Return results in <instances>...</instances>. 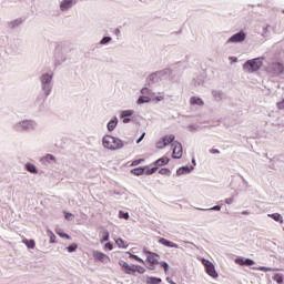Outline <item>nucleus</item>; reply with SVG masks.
I'll list each match as a JSON object with an SVG mask.
<instances>
[{
	"mask_svg": "<svg viewBox=\"0 0 284 284\" xmlns=\"http://www.w3.org/2000/svg\"><path fill=\"white\" fill-rule=\"evenodd\" d=\"M115 241V245L120 248V250H126L128 247V242L123 241V239L121 237H118V239H114Z\"/></svg>",
	"mask_w": 284,
	"mask_h": 284,
	"instance_id": "17",
	"label": "nucleus"
},
{
	"mask_svg": "<svg viewBox=\"0 0 284 284\" xmlns=\"http://www.w3.org/2000/svg\"><path fill=\"white\" fill-rule=\"evenodd\" d=\"M170 163V159L168 156L160 158L154 162L155 168H161L163 165H168Z\"/></svg>",
	"mask_w": 284,
	"mask_h": 284,
	"instance_id": "16",
	"label": "nucleus"
},
{
	"mask_svg": "<svg viewBox=\"0 0 284 284\" xmlns=\"http://www.w3.org/2000/svg\"><path fill=\"white\" fill-rule=\"evenodd\" d=\"M247 34H245L244 31H240L239 33L233 34L230 39H229V43H241L243 41H245Z\"/></svg>",
	"mask_w": 284,
	"mask_h": 284,
	"instance_id": "10",
	"label": "nucleus"
},
{
	"mask_svg": "<svg viewBox=\"0 0 284 284\" xmlns=\"http://www.w3.org/2000/svg\"><path fill=\"white\" fill-rule=\"evenodd\" d=\"M123 123H130V118H122Z\"/></svg>",
	"mask_w": 284,
	"mask_h": 284,
	"instance_id": "48",
	"label": "nucleus"
},
{
	"mask_svg": "<svg viewBox=\"0 0 284 284\" xmlns=\"http://www.w3.org/2000/svg\"><path fill=\"white\" fill-rule=\"evenodd\" d=\"M47 234L50 239V243L53 244V243H57V235H54V232H52L51 230L47 231Z\"/></svg>",
	"mask_w": 284,
	"mask_h": 284,
	"instance_id": "28",
	"label": "nucleus"
},
{
	"mask_svg": "<svg viewBox=\"0 0 284 284\" xmlns=\"http://www.w3.org/2000/svg\"><path fill=\"white\" fill-rule=\"evenodd\" d=\"M200 261L202 265H204L207 276L211 278H219V271H216V266L212 263V261L205 257H202Z\"/></svg>",
	"mask_w": 284,
	"mask_h": 284,
	"instance_id": "5",
	"label": "nucleus"
},
{
	"mask_svg": "<svg viewBox=\"0 0 284 284\" xmlns=\"http://www.w3.org/2000/svg\"><path fill=\"white\" fill-rule=\"evenodd\" d=\"M93 258L100 261V263H110V256L101 251H93Z\"/></svg>",
	"mask_w": 284,
	"mask_h": 284,
	"instance_id": "11",
	"label": "nucleus"
},
{
	"mask_svg": "<svg viewBox=\"0 0 284 284\" xmlns=\"http://www.w3.org/2000/svg\"><path fill=\"white\" fill-rule=\"evenodd\" d=\"M52 81V75L45 73L41 77V83L45 85V83H50Z\"/></svg>",
	"mask_w": 284,
	"mask_h": 284,
	"instance_id": "27",
	"label": "nucleus"
},
{
	"mask_svg": "<svg viewBox=\"0 0 284 284\" xmlns=\"http://www.w3.org/2000/svg\"><path fill=\"white\" fill-rule=\"evenodd\" d=\"M159 174H162V176H170L171 171L169 169H161L159 170Z\"/></svg>",
	"mask_w": 284,
	"mask_h": 284,
	"instance_id": "35",
	"label": "nucleus"
},
{
	"mask_svg": "<svg viewBox=\"0 0 284 284\" xmlns=\"http://www.w3.org/2000/svg\"><path fill=\"white\" fill-rule=\"evenodd\" d=\"M159 243L161 245H164L165 247H174L175 250H179V244L174 243V242H170L165 239H160Z\"/></svg>",
	"mask_w": 284,
	"mask_h": 284,
	"instance_id": "15",
	"label": "nucleus"
},
{
	"mask_svg": "<svg viewBox=\"0 0 284 284\" xmlns=\"http://www.w3.org/2000/svg\"><path fill=\"white\" fill-rule=\"evenodd\" d=\"M141 94H143V97H149V94H151V91H150V89H148V88H143V89L141 90Z\"/></svg>",
	"mask_w": 284,
	"mask_h": 284,
	"instance_id": "40",
	"label": "nucleus"
},
{
	"mask_svg": "<svg viewBox=\"0 0 284 284\" xmlns=\"http://www.w3.org/2000/svg\"><path fill=\"white\" fill-rule=\"evenodd\" d=\"M175 139L176 138L174 136V134H166L156 142L155 148L158 150H163L164 148H168V145H170L171 143H174Z\"/></svg>",
	"mask_w": 284,
	"mask_h": 284,
	"instance_id": "8",
	"label": "nucleus"
},
{
	"mask_svg": "<svg viewBox=\"0 0 284 284\" xmlns=\"http://www.w3.org/2000/svg\"><path fill=\"white\" fill-rule=\"evenodd\" d=\"M163 99H164L163 95H160L155 98V101H163Z\"/></svg>",
	"mask_w": 284,
	"mask_h": 284,
	"instance_id": "49",
	"label": "nucleus"
},
{
	"mask_svg": "<svg viewBox=\"0 0 284 284\" xmlns=\"http://www.w3.org/2000/svg\"><path fill=\"white\" fill-rule=\"evenodd\" d=\"M108 241H110V232L104 231V232L102 233V237L100 239V243H105V242H108Z\"/></svg>",
	"mask_w": 284,
	"mask_h": 284,
	"instance_id": "29",
	"label": "nucleus"
},
{
	"mask_svg": "<svg viewBox=\"0 0 284 284\" xmlns=\"http://www.w3.org/2000/svg\"><path fill=\"white\" fill-rule=\"evenodd\" d=\"M77 247H79V245L71 244L70 246L67 247V250H68V252H75Z\"/></svg>",
	"mask_w": 284,
	"mask_h": 284,
	"instance_id": "41",
	"label": "nucleus"
},
{
	"mask_svg": "<svg viewBox=\"0 0 284 284\" xmlns=\"http://www.w3.org/2000/svg\"><path fill=\"white\" fill-rule=\"evenodd\" d=\"M132 114H134V111L133 110H125V111H122L121 113V119H125L128 116H132Z\"/></svg>",
	"mask_w": 284,
	"mask_h": 284,
	"instance_id": "30",
	"label": "nucleus"
},
{
	"mask_svg": "<svg viewBox=\"0 0 284 284\" xmlns=\"http://www.w3.org/2000/svg\"><path fill=\"white\" fill-rule=\"evenodd\" d=\"M55 234H58L60 239H67L68 241H70V235H68V233H65L63 229H55Z\"/></svg>",
	"mask_w": 284,
	"mask_h": 284,
	"instance_id": "22",
	"label": "nucleus"
},
{
	"mask_svg": "<svg viewBox=\"0 0 284 284\" xmlns=\"http://www.w3.org/2000/svg\"><path fill=\"white\" fill-rule=\"evenodd\" d=\"M191 105H205V102H203V99L197 98V97H192L190 99Z\"/></svg>",
	"mask_w": 284,
	"mask_h": 284,
	"instance_id": "19",
	"label": "nucleus"
},
{
	"mask_svg": "<svg viewBox=\"0 0 284 284\" xmlns=\"http://www.w3.org/2000/svg\"><path fill=\"white\" fill-rule=\"evenodd\" d=\"M102 143L106 150H121V148H123V141L112 135H105Z\"/></svg>",
	"mask_w": 284,
	"mask_h": 284,
	"instance_id": "2",
	"label": "nucleus"
},
{
	"mask_svg": "<svg viewBox=\"0 0 284 284\" xmlns=\"http://www.w3.org/2000/svg\"><path fill=\"white\" fill-rule=\"evenodd\" d=\"M104 247H105L106 250H110V252H112V250H114V246H113L112 243H110V242L105 243V244H104Z\"/></svg>",
	"mask_w": 284,
	"mask_h": 284,
	"instance_id": "42",
	"label": "nucleus"
},
{
	"mask_svg": "<svg viewBox=\"0 0 284 284\" xmlns=\"http://www.w3.org/2000/svg\"><path fill=\"white\" fill-rule=\"evenodd\" d=\"M119 265L124 274H145L148 270L141 265H130L124 260L119 261Z\"/></svg>",
	"mask_w": 284,
	"mask_h": 284,
	"instance_id": "1",
	"label": "nucleus"
},
{
	"mask_svg": "<svg viewBox=\"0 0 284 284\" xmlns=\"http://www.w3.org/2000/svg\"><path fill=\"white\" fill-rule=\"evenodd\" d=\"M74 3H77V1L74 0H63L60 4V9L62 10V12H65V10H70V8L74 6Z\"/></svg>",
	"mask_w": 284,
	"mask_h": 284,
	"instance_id": "14",
	"label": "nucleus"
},
{
	"mask_svg": "<svg viewBox=\"0 0 284 284\" xmlns=\"http://www.w3.org/2000/svg\"><path fill=\"white\" fill-rule=\"evenodd\" d=\"M109 132H112L114 130V128H116V121L115 120H111L108 125H106Z\"/></svg>",
	"mask_w": 284,
	"mask_h": 284,
	"instance_id": "31",
	"label": "nucleus"
},
{
	"mask_svg": "<svg viewBox=\"0 0 284 284\" xmlns=\"http://www.w3.org/2000/svg\"><path fill=\"white\" fill-rule=\"evenodd\" d=\"M161 267H164V272L165 274H168L169 270H170V264H168V262H160Z\"/></svg>",
	"mask_w": 284,
	"mask_h": 284,
	"instance_id": "37",
	"label": "nucleus"
},
{
	"mask_svg": "<svg viewBox=\"0 0 284 284\" xmlns=\"http://www.w3.org/2000/svg\"><path fill=\"white\" fill-rule=\"evenodd\" d=\"M172 148H173V153H172L173 159H181L183 156V145L180 142H173Z\"/></svg>",
	"mask_w": 284,
	"mask_h": 284,
	"instance_id": "9",
	"label": "nucleus"
},
{
	"mask_svg": "<svg viewBox=\"0 0 284 284\" xmlns=\"http://www.w3.org/2000/svg\"><path fill=\"white\" fill-rule=\"evenodd\" d=\"M17 130H32V128H34V122L30 121V120H24L22 122H20L19 124H17Z\"/></svg>",
	"mask_w": 284,
	"mask_h": 284,
	"instance_id": "13",
	"label": "nucleus"
},
{
	"mask_svg": "<svg viewBox=\"0 0 284 284\" xmlns=\"http://www.w3.org/2000/svg\"><path fill=\"white\" fill-rule=\"evenodd\" d=\"M140 163H143V159L133 161L131 165L135 166V165H139Z\"/></svg>",
	"mask_w": 284,
	"mask_h": 284,
	"instance_id": "43",
	"label": "nucleus"
},
{
	"mask_svg": "<svg viewBox=\"0 0 284 284\" xmlns=\"http://www.w3.org/2000/svg\"><path fill=\"white\" fill-rule=\"evenodd\" d=\"M282 12H283V14H284V10H283Z\"/></svg>",
	"mask_w": 284,
	"mask_h": 284,
	"instance_id": "51",
	"label": "nucleus"
},
{
	"mask_svg": "<svg viewBox=\"0 0 284 284\" xmlns=\"http://www.w3.org/2000/svg\"><path fill=\"white\" fill-rule=\"evenodd\" d=\"M26 170L28 171V172H31V174H37V166L34 165V164H32V163H27L26 164Z\"/></svg>",
	"mask_w": 284,
	"mask_h": 284,
	"instance_id": "26",
	"label": "nucleus"
},
{
	"mask_svg": "<svg viewBox=\"0 0 284 284\" xmlns=\"http://www.w3.org/2000/svg\"><path fill=\"white\" fill-rule=\"evenodd\" d=\"M159 168L156 166H144V168H136L131 170V173L134 174V176H141L143 174H146L150 176L151 174H154Z\"/></svg>",
	"mask_w": 284,
	"mask_h": 284,
	"instance_id": "7",
	"label": "nucleus"
},
{
	"mask_svg": "<svg viewBox=\"0 0 284 284\" xmlns=\"http://www.w3.org/2000/svg\"><path fill=\"white\" fill-rule=\"evenodd\" d=\"M235 264L236 265H246V267H252V265H256V262L252 258H245V257H237L235 258Z\"/></svg>",
	"mask_w": 284,
	"mask_h": 284,
	"instance_id": "12",
	"label": "nucleus"
},
{
	"mask_svg": "<svg viewBox=\"0 0 284 284\" xmlns=\"http://www.w3.org/2000/svg\"><path fill=\"white\" fill-rule=\"evenodd\" d=\"M143 254L146 255V267L154 272L156 270V265H160L161 262H159V254L148 251V248H143Z\"/></svg>",
	"mask_w": 284,
	"mask_h": 284,
	"instance_id": "3",
	"label": "nucleus"
},
{
	"mask_svg": "<svg viewBox=\"0 0 284 284\" xmlns=\"http://www.w3.org/2000/svg\"><path fill=\"white\" fill-rule=\"evenodd\" d=\"M268 217L273 219V221H276V223H281V225H283L284 223L283 215H281L280 213L268 214Z\"/></svg>",
	"mask_w": 284,
	"mask_h": 284,
	"instance_id": "18",
	"label": "nucleus"
},
{
	"mask_svg": "<svg viewBox=\"0 0 284 284\" xmlns=\"http://www.w3.org/2000/svg\"><path fill=\"white\" fill-rule=\"evenodd\" d=\"M23 245H27L28 250H34L36 243L34 240H23L22 241Z\"/></svg>",
	"mask_w": 284,
	"mask_h": 284,
	"instance_id": "24",
	"label": "nucleus"
},
{
	"mask_svg": "<svg viewBox=\"0 0 284 284\" xmlns=\"http://www.w3.org/2000/svg\"><path fill=\"white\" fill-rule=\"evenodd\" d=\"M273 281H275L277 284H283V274H275L273 276Z\"/></svg>",
	"mask_w": 284,
	"mask_h": 284,
	"instance_id": "33",
	"label": "nucleus"
},
{
	"mask_svg": "<svg viewBox=\"0 0 284 284\" xmlns=\"http://www.w3.org/2000/svg\"><path fill=\"white\" fill-rule=\"evenodd\" d=\"M130 258H134V261H138L139 263H142L143 265H145V262L143 258H141L139 255H134L132 253H129Z\"/></svg>",
	"mask_w": 284,
	"mask_h": 284,
	"instance_id": "32",
	"label": "nucleus"
},
{
	"mask_svg": "<svg viewBox=\"0 0 284 284\" xmlns=\"http://www.w3.org/2000/svg\"><path fill=\"white\" fill-rule=\"evenodd\" d=\"M257 270H260V272H274L275 271L272 267H265V266H260V267H257Z\"/></svg>",
	"mask_w": 284,
	"mask_h": 284,
	"instance_id": "38",
	"label": "nucleus"
},
{
	"mask_svg": "<svg viewBox=\"0 0 284 284\" xmlns=\"http://www.w3.org/2000/svg\"><path fill=\"white\" fill-rule=\"evenodd\" d=\"M63 214H64V219L67 221H74V214L67 212V211H64Z\"/></svg>",
	"mask_w": 284,
	"mask_h": 284,
	"instance_id": "34",
	"label": "nucleus"
},
{
	"mask_svg": "<svg viewBox=\"0 0 284 284\" xmlns=\"http://www.w3.org/2000/svg\"><path fill=\"white\" fill-rule=\"evenodd\" d=\"M143 139H145V133H142V135L139 138V140L136 141V143H140L143 141Z\"/></svg>",
	"mask_w": 284,
	"mask_h": 284,
	"instance_id": "46",
	"label": "nucleus"
},
{
	"mask_svg": "<svg viewBox=\"0 0 284 284\" xmlns=\"http://www.w3.org/2000/svg\"><path fill=\"white\" fill-rule=\"evenodd\" d=\"M112 41V38L110 37H104L102 40H101V44L102 45H105V43H110Z\"/></svg>",
	"mask_w": 284,
	"mask_h": 284,
	"instance_id": "39",
	"label": "nucleus"
},
{
	"mask_svg": "<svg viewBox=\"0 0 284 284\" xmlns=\"http://www.w3.org/2000/svg\"><path fill=\"white\" fill-rule=\"evenodd\" d=\"M267 72L273 77H281V74H284V64L281 62H272L267 67Z\"/></svg>",
	"mask_w": 284,
	"mask_h": 284,
	"instance_id": "6",
	"label": "nucleus"
},
{
	"mask_svg": "<svg viewBox=\"0 0 284 284\" xmlns=\"http://www.w3.org/2000/svg\"><path fill=\"white\" fill-rule=\"evenodd\" d=\"M166 283H169V284H175L174 281H172V278H170V277H166Z\"/></svg>",
	"mask_w": 284,
	"mask_h": 284,
	"instance_id": "47",
	"label": "nucleus"
},
{
	"mask_svg": "<svg viewBox=\"0 0 284 284\" xmlns=\"http://www.w3.org/2000/svg\"><path fill=\"white\" fill-rule=\"evenodd\" d=\"M150 101H152V99H150L149 95H141L139 99H138V105H141L143 103H150Z\"/></svg>",
	"mask_w": 284,
	"mask_h": 284,
	"instance_id": "25",
	"label": "nucleus"
},
{
	"mask_svg": "<svg viewBox=\"0 0 284 284\" xmlns=\"http://www.w3.org/2000/svg\"><path fill=\"white\" fill-rule=\"evenodd\" d=\"M209 210H213V211H216V212H221V206L216 205V206H213Z\"/></svg>",
	"mask_w": 284,
	"mask_h": 284,
	"instance_id": "45",
	"label": "nucleus"
},
{
	"mask_svg": "<svg viewBox=\"0 0 284 284\" xmlns=\"http://www.w3.org/2000/svg\"><path fill=\"white\" fill-rule=\"evenodd\" d=\"M192 172V168L190 166H182L176 171L178 176H181L183 174H190Z\"/></svg>",
	"mask_w": 284,
	"mask_h": 284,
	"instance_id": "20",
	"label": "nucleus"
},
{
	"mask_svg": "<svg viewBox=\"0 0 284 284\" xmlns=\"http://www.w3.org/2000/svg\"><path fill=\"white\" fill-rule=\"evenodd\" d=\"M263 68V58H255L248 60L244 64V70L246 72H258Z\"/></svg>",
	"mask_w": 284,
	"mask_h": 284,
	"instance_id": "4",
	"label": "nucleus"
},
{
	"mask_svg": "<svg viewBox=\"0 0 284 284\" xmlns=\"http://www.w3.org/2000/svg\"><path fill=\"white\" fill-rule=\"evenodd\" d=\"M161 277L148 276L146 284H161Z\"/></svg>",
	"mask_w": 284,
	"mask_h": 284,
	"instance_id": "21",
	"label": "nucleus"
},
{
	"mask_svg": "<svg viewBox=\"0 0 284 284\" xmlns=\"http://www.w3.org/2000/svg\"><path fill=\"white\" fill-rule=\"evenodd\" d=\"M119 216H120V219H125V221L130 220V213H125L123 211L119 212Z\"/></svg>",
	"mask_w": 284,
	"mask_h": 284,
	"instance_id": "36",
	"label": "nucleus"
},
{
	"mask_svg": "<svg viewBox=\"0 0 284 284\" xmlns=\"http://www.w3.org/2000/svg\"><path fill=\"white\" fill-rule=\"evenodd\" d=\"M50 161L57 162V158L52 154H47L43 158H41L42 163H50Z\"/></svg>",
	"mask_w": 284,
	"mask_h": 284,
	"instance_id": "23",
	"label": "nucleus"
},
{
	"mask_svg": "<svg viewBox=\"0 0 284 284\" xmlns=\"http://www.w3.org/2000/svg\"><path fill=\"white\" fill-rule=\"evenodd\" d=\"M211 152H212V154H219L220 151L216 149H212Z\"/></svg>",
	"mask_w": 284,
	"mask_h": 284,
	"instance_id": "50",
	"label": "nucleus"
},
{
	"mask_svg": "<svg viewBox=\"0 0 284 284\" xmlns=\"http://www.w3.org/2000/svg\"><path fill=\"white\" fill-rule=\"evenodd\" d=\"M233 202H234V200L232 197H229V199L225 200V203L227 205H232Z\"/></svg>",
	"mask_w": 284,
	"mask_h": 284,
	"instance_id": "44",
	"label": "nucleus"
}]
</instances>
